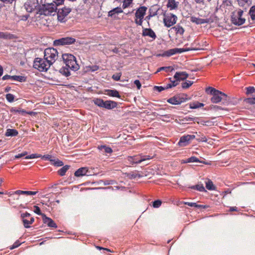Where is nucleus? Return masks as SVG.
Instances as JSON below:
<instances>
[{
	"mask_svg": "<svg viewBox=\"0 0 255 255\" xmlns=\"http://www.w3.org/2000/svg\"><path fill=\"white\" fill-rule=\"evenodd\" d=\"M94 103L97 105V106L101 107V108H104L105 105V101H104L103 100L99 98H96L93 100Z\"/></svg>",
	"mask_w": 255,
	"mask_h": 255,
	"instance_id": "obj_30",
	"label": "nucleus"
},
{
	"mask_svg": "<svg viewBox=\"0 0 255 255\" xmlns=\"http://www.w3.org/2000/svg\"><path fill=\"white\" fill-rule=\"evenodd\" d=\"M248 102L251 104H255V98H249L248 99Z\"/></svg>",
	"mask_w": 255,
	"mask_h": 255,
	"instance_id": "obj_64",
	"label": "nucleus"
},
{
	"mask_svg": "<svg viewBox=\"0 0 255 255\" xmlns=\"http://www.w3.org/2000/svg\"><path fill=\"white\" fill-rule=\"evenodd\" d=\"M9 34H7V33L0 32V38H9Z\"/></svg>",
	"mask_w": 255,
	"mask_h": 255,
	"instance_id": "obj_56",
	"label": "nucleus"
},
{
	"mask_svg": "<svg viewBox=\"0 0 255 255\" xmlns=\"http://www.w3.org/2000/svg\"><path fill=\"white\" fill-rule=\"evenodd\" d=\"M206 92L207 93L213 95V97L211 99V101L213 103H218L222 100H228V96L226 94L216 90L213 87H208L206 88Z\"/></svg>",
	"mask_w": 255,
	"mask_h": 255,
	"instance_id": "obj_2",
	"label": "nucleus"
},
{
	"mask_svg": "<svg viewBox=\"0 0 255 255\" xmlns=\"http://www.w3.org/2000/svg\"><path fill=\"white\" fill-rule=\"evenodd\" d=\"M133 0H124L122 7L124 9L128 7Z\"/></svg>",
	"mask_w": 255,
	"mask_h": 255,
	"instance_id": "obj_41",
	"label": "nucleus"
},
{
	"mask_svg": "<svg viewBox=\"0 0 255 255\" xmlns=\"http://www.w3.org/2000/svg\"><path fill=\"white\" fill-rule=\"evenodd\" d=\"M42 220L44 224H47L49 227L56 228L57 227L56 223L51 218L47 217L45 215H42Z\"/></svg>",
	"mask_w": 255,
	"mask_h": 255,
	"instance_id": "obj_17",
	"label": "nucleus"
},
{
	"mask_svg": "<svg viewBox=\"0 0 255 255\" xmlns=\"http://www.w3.org/2000/svg\"><path fill=\"white\" fill-rule=\"evenodd\" d=\"M98 148L101 150H103L104 151L107 153H111L113 152V150L111 147L106 145H101L99 146Z\"/></svg>",
	"mask_w": 255,
	"mask_h": 255,
	"instance_id": "obj_33",
	"label": "nucleus"
},
{
	"mask_svg": "<svg viewBox=\"0 0 255 255\" xmlns=\"http://www.w3.org/2000/svg\"><path fill=\"white\" fill-rule=\"evenodd\" d=\"M22 222L25 228H28L30 227V225L32 224L34 219L30 216V214L27 212L22 214L21 215Z\"/></svg>",
	"mask_w": 255,
	"mask_h": 255,
	"instance_id": "obj_11",
	"label": "nucleus"
},
{
	"mask_svg": "<svg viewBox=\"0 0 255 255\" xmlns=\"http://www.w3.org/2000/svg\"><path fill=\"white\" fill-rule=\"evenodd\" d=\"M12 80L23 82L25 81V78L23 76L14 75L12 76Z\"/></svg>",
	"mask_w": 255,
	"mask_h": 255,
	"instance_id": "obj_39",
	"label": "nucleus"
},
{
	"mask_svg": "<svg viewBox=\"0 0 255 255\" xmlns=\"http://www.w3.org/2000/svg\"><path fill=\"white\" fill-rule=\"evenodd\" d=\"M169 80L170 81V83L172 84V86L174 87L177 86L179 83V80L178 79H174V80H172L171 78H169Z\"/></svg>",
	"mask_w": 255,
	"mask_h": 255,
	"instance_id": "obj_49",
	"label": "nucleus"
},
{
	"mask_svg": "<svg viewBox=\"0 0 255 255\" xmlns=\"http://www.w3.org/2000/svg\"><path fill=\"white\" fill-rule=\"evenodd\" d=\"M255 92V89L254 87H249L247 88V93L252 94Z\"/></svg>",
	"mask_w": 255,
	"mask_h": 255,
	"instance_id": "obj_51",
	"label": "nucleus"
},
{
	"mask_svg": "<svg viewBox=\"0 0 255 255\" xmlns=\"http://www.w3.org/2000/svg\"><path fill=\"white\" fill-rule=\"evenodd\" d=\"M51 64L44 58H36L33 62V67L39 71H46L50 67Z\"/></svg>",
	"mask_w": 255,
	"mask_h": 255,
	"instance_id": "obj_4",
	"label": "nucleus"
},
{
	"mask_svg": "<svg viewBox=\"0 0 255 255\" xmlns=\"http://www.w3.org/2000/svg\"><path fill=\"white\" fill-rule=\"evenodd\" d=\"M132 157L134 158L133 159L134 164L140 163L142 161L152 159L153 157V156H151L150 155H139Z\"/></svg>",
	"mask_w": 255,
	"mask_h": 255,
	"instance_id": "obj_16",
	"label": "nucleus"
},
{
	"mask_svg": "<svg viewBox=\"0 0 255 255\" xmlns=\"http://www.w3.org/2000/svg\"><path fill=\"white\" fill-rule=\"evenodd\" d=\"M142 35L144 36H149L154 40L156 35L155 32L150 28H144L142 30Z\"/></svg>",
	"mask_w": 255,
	"mask_h": 255,
	"instance_id": "obj_19",
	"label": "nucleus"
},
{
	"mask_svg": "<svg viewBox=\"0 0 255 255\" xmlns=\"http://www.w3.org/2000/svg\"><path fill=\"white\" fill-rule=\"evenodd\" d=\"M188 77V74L185 72H176L174 76V79H178L180 82L185 80Z\"/></svg>",
	"mask_w": 255,
	"mask_h": 255,
	"instance_id": "obj_21",
	"label": "nucleus"
},
{
	"mask_svg": "<svg viewBox=\"0 0 255 255\" xmlns=\"http://www.w3.org/2000/svg\"><path fill=\"white\" fill-rule=\"evenodd\" d=\"M71 8L66 7L58 9V11L57 12L58 19L59 21H62L65 17H66L71 12Z\"/></svg>",
	"mask_w": 255,
	"mask_h": 255,
	"instance_id": "obj_13",
	"label": "nucleus"
},
{
	"mask_svg": "<svg viewBox=\"0 0 255 255\" xmlns=\"http://www.w3.org/2000/svg\"><path fill=\"white\" fill-rule=\"evenodd\" d=\"M240 5L243 6L245 4H250L252 3V0H238Z\"/></svg>",
	"mask_w": 255,
	"mask_h": 255,
	"instance_id": "obj_43",
	"label": "nucleus"
},
{
	"mask_svg": "<svg viewBox=\"0 0 255 255\" xmlns=\"http://www.w3.org/2000/svg\"><path fill=\"white\" fill-rule=\"evenodd\" d=\"M154 90L160 92L165 89V87H163L162 86H154Z\"/></svg>",
	"mask_w": 255,
	"mask_h": 255,
	"instance_id": "obj_55",
	"label": "nucleus"
},
{
	"mask_svg": "<svg viewBox=\"0 0 255 255\" xmlns=\"http://www.w3.org/2000/svg\"><path fill=\"white\" fill-rule=\"evenodd\" d=\"M193 120H198V121H196V122L198 124H201L203 126H212V122L209 121H205L204 120H200V119H198V118H189L188 120H187V121H192Z\"/></svg>",
	"mask_w": 255,
	"mask_h": 255,
	"instance_id": "obj_25",
	"label": "nucleus"
},
{
	"mask_svg": "<svg viewBox=\"0 0 255 255\" xmlns=\"http://www.w3.org/2000/svg\"><path fill=\"white\" fill-rule=\"evenodd\" d=\"M118 103L115 101L111 100H107L105 101L104 108L108 110H112L117 108Z\"/></svg>",
	"mask_w": 255,
	"mask_h": 255,
	"instance_id": "obj_20",
	"label": "nucleus"
},
{
	"mask_svg": "<svg viewBox=\"0 0 255 255\" xmlns=\"http://www.w3.org/2000/svg\"><path fill=\"white\" fill-rule=\"evenodd\" d=\"M173 28L175 29L177 33L180 34V35H182L184 32L183 28L179 25L173 27Z\"/></svg>",
	"mask_w": 255,
	"mask_h": 255,
	"instance_id": "obj_35",
	"label": "nucleus"
},
{
	"mask_svg": "<svg viewBox=\"0 0 255 255\" xmlns=\"http://www.w3.org/2000/svg\"><path fill=\"white\" fill-rule=\"evenodd\" d=\"M243 13V11L241 9L234 11L231 16L232 23L236 25H241L244 24L246 19L242 17Z\"/></svg>",
	"mask_w": 255,
	"mask_h": 255,
	"instance_id": "obj_6",
	"label": "nucleus"
},
{
	"mask_svg": "<svg viewBox=\"0 0 255 255\" xmlns=\"http://www.w3.org/2000/svg\"><path fill=\"white\" fill-rule=\"evenodd\" d=\"M161 201L159 200H156L153 202V207L154 208H158L161 205Z\"/></svg>",
	"mask_w": 255,
	"mask_h": 255,
	"instance_id": "obj_47",
	"label": "nucleus"
},
{
	"mask_svg": "<svg viewBox=\"0 0 255 255\" xmlns=\"http://www.w3.org/2000/svg\"><path fill=\"white\" fill-rule=\"evenodd\" d=\"M121 75H122V74H121V73H117L116 74H114L112 76V78L114 80H115L116 81H119L120 80V78L121 77Z\"/></svg>",
	"mask_w": 255,
	"mask_h": 255,
	"instance_id": "obj_48",
	"label": "nucleus"
},
{
	"mask_svg": "<svg viewBox=\"0 0 255 255\" xmlns=\"http://www.w3.org/2000/svg\"><path fill=\"white\" fill-rule=\"evenodd\" d=\"M75 42V39L70 37H66L55 40L54 43L55 45L60 46L71 44Z\"/></svg>",
	"mask_w": 255,
	"mask_h": 255,
	"instance_id": "obj_12",
	"label": "nucleus"
},
{
	"mask_svg": "<svg viewBox=\"0 0 255 255\" xmlns=\"http://www.w3.org/2000/svg\"><path fill=\"white\" fill-rule=\"evenodd\" d=\"M177 19V17L175 15L172 13H168L164 15L163 19L164 25L169 27L173 25L176 22Z\"/></svg>",
	"mask_w": 255,
	"mask_h": 255,
	"instance_id": "obj_10",
	"label": "nucleus"
},
{
	"mask_svg": "<svg viewBox=\"0 0 255 255\" xmlns=\"http://www.w3.org/2000/svg\"><path fill=\"white\" fill-rule=\"evenodd\" d=\"M204 106V104L203 103H199L198 102H193L190 104V108L191 109H197L198 108H201Z\"/></svg>",
	"mask_w": 255,
	"mask_h": 255,
	"instance_id": "obj_36",
	"label": "nucleus"
},
{
	"mask_svg": "<svg viewBox=\"0 0 255 255\" xmlns=\"http://www.w3.org/2000/svg\"><path fill=\"white\" fill-rule=\"evenodd\" d=\"M13 194H18V195L24 194V191L17 190V191H15L14 192H13L12 193H9V195L11 196Z\"/></svg>",
	"mask_w": 255,
	"mask_h": 255,
	"instance_id": "obj_59",
	"label": "nucleus"
},
{
	"mask_svg": "<svg viewBox=\"0 0 255 255\" xmlns=\"http://www.w3.org/2000/svg\"><path fill=\"white\" fill-rule=\"evenodd\" d=\"M64 1V0H53V2L55 4V6H57L61 4Z\"/></svg>",
	"mask_w": 255,
	"mask_h": 255,
	"instance_id": "obj_53",
	"label": "nucleus"
},
{
	"mask_svg": "<svg viewBox=\"0 0 255 255\" xmlns=\"http://www.w3.org/2000/svg\"><path fill=\"white\" fill-rule=\"evenodd\" d=\"M183 204L184 205H188L190 207H194L198 208H203L206 209L209 207V206L206 205H198L196 203L193 202H184Z\"/></svg>",
	"mask_w": 255,
	"mask_h": 255,
	"instance_id": "obj_27",
	"label": "nucleus"
},
{
	"mask_svg": "<svg viewBox=\"0 0 255 255\" xmlns=\"http://www.w3.org/2000/svg\"><path fill=\"white\" fill-rule=\"evenodd\" d=\"M51 164L56 166H62L63 165V163L62 161L58 159L54 160L53 159Z\"/></svg>",
	"mask_w": 255,
	"mask_h": 255,
	"instance_id": "obj_40",
	"label": "nucleus"
},
{
	"mask_svg": "<svg viewBox=\"0 0 255 255\" xmlns=\"http://www.w3.org/2000/svg\"><path fill=\"white\" fill-rule=\"evenodd\" d=\"M249 13L252 20H255V5L250 8Z\"/></svg>",
	"mask_w": 255,
	"mask_h": 255,
	"instance_id": "obj_37",
	"label": "nucleus"
},
{
	"mask_svg": "<svg viewBox=\"0 0 255 255\" xmlns=\"http://www.w3.org/2000/svg\"><path fill=\"white\" fill-rule=\"evenodd\" d=\"M20 245V244L19 243V242L17 241V242H15L11 247H10V249L13 250V249L18 247Z\"/></svg>",
	"mask_w": 255,
	"mask_h": 255,
	"instance_id": "obj_58",
	"label": "nucleus"
},
{
	"mask_svg": "<svg viewBox=\"0 0 255 255\" xmlns=\"http://www.w3.org/2000/svg\"><path fill=\"white\" fill-rule=\"evenodd\" d=\"M5 98L9 102H12L14 101V97L11 94H7L6 95Z\"/></svg>",
	"mask_w": 255,
	"mask_h": 255,
	"instance_id": "obj_45",
	"label": "nucleus"
},
{
	"mask_svg": "<svg viewBox=\"0 0 255 255\" xmlns=\"http://www.w3.org/2000/svg\"><path fill=\"white\" fill-rule=\"evenodd\" d=\"M24 8L28 12H32L36 10L38 11L40 5L38 0H27L24 4Z\"/></svg>",
	"mask_w": 255,
	"mask_h": 255,
	"instance_id": "obj_7",
	"label": "nucleus"
},
{
	"mask_svg": "<svg viewBox=\"0 0 255 255\" xmlns=\"http://www.w3.org/2000/svg\"><path fill=\"white\" fill-rule=\"evenodd\" d=\"M18 131L15 129L8 128L6 130L5 135L6 136H15L17 135Z\"/></svg>",
	"mask_w": 255,
	"mask_h": 255,
	"instance_id": "obj_28",
	"label": "nucleus"
},
{
	"mask_svg": "<svg viewBox=\"0 0 255 255\" xmlns=\"http://www.w3.org/2000/svg\"><path fill=\"white\" fill-rule=\"evenodd\" d=\"M57 8L55 4L53 3H51L40 5L38 11L36 13L40 15H54L57 12Z\"/></svg>",
	"mask_w": 255,
	"mask_h": 255,
	"instance_id": "obj_3",
	"label": "nucleus"
},
{
	"mask_svg": "<svg viewBox=\"0 0 255 255\" xmlns=\"http://www.w3.org/2000/svg\"><path fill=\"white\" fill-rule=\"evenodd\" d=\"M34 212L36 214H37L39 215H41L42 217V215H45L44 214H42L41 212L40 208L39 207H38L37 206H34Z\"/></svg>",
	"mask_w": 255,
	"mask_h": 255,
	"instance_id": "obj_46",
	"label": "nucleus"
},
{
	"mask_svg": "<svg viewBox=\"0 0 255 255\" xmlns=\"http://www.w3.org/2000/svg\"><path fill=\"white\" fill-rule=\"evenodd\" d=\"M167 102L172 105H179L183 101V98L179 96H175L167 100Z\"/></svg>",
	"mask_w": 255,
	"mask_h": 255,
	"instance_id": "obj_18",
	"label": "nucleus"
},
{
	"mask_svg": "<svg viewBox=\"0 0 255 255\" xmlns=\"http://www.w3.org/2000/svg\"><path fill=\"white\" fill-rule=\"evenodd\" d=\"M12 76L8 75H5L3 76L2 78V79L3 80H6L7 79H11L12 80Z\"/></svg>",
	"mask_w": 255,
	"mask_h": 255,
	"instance_id": "obj_60",
	"label": "nucleus"
},
{
	"mask_svg": "<svg viewBox=\"0 0 255 255\" xmlns=\"http://www.w3.org/2000/svg\"><path fill=\"white\" fill-rule=\"evenodd\" d=\"M41 157L42 159H44L45 160H49L51 162H52V160L51 159V156L50 155H44L43 156H42L41 155Z\"/></svg>",
	"mask_w": 255,
	"mask_h": 255,
	"instance_id": "obj_54",
	"label": "nucleus"
},
{
	"mask_svg": "<svg viewBox=\"0 0 255 255\" xmlns=\"http://www.w3.org/2000/svg\"><path fill=\"white\" fill-rule=\"evenodd\" d=\"M170 68H171L170 67H160L158 71H161V70H165L166 71H168V70H169Z\"/></svg>",
	"mask_w": 255,
	"mask_h": 255,
	"instance_id": "obj_63",
	"label": "nucleus"
},
{
	"mask_svg": "<svg viewBox=\"0 0 255 255\" xmlns=\"http://www.w3.org/2000/svg\"><path fill=\"white\" fill-rule=\"evenodd\" d=\"M195 136L194 135H186L181 137L179 141L178 142V145L180 146H185L188 145L190 141L194 139Z\"/></svg>",
	"mask_w": 255,
	"mask_h": 255,
	"instance_id": "obj_14",
	"label": "nucleus"
},
{
	"mask_svg": "<svg viewBox=\"0 0 255 255\" xmlns=\"http://www.w3.org/2000/svg\"><path fill=\"white\" fill-rule=\"evenodd\" d=\"M15 0H1V1L4 3L11 4L13 2L15 1Z\"/></svg>",
	"mask_w": 255,
	"mask_h": 255,
	"instance_id": "obj_61",
	"label": "nucleus"
},
{
	"mask_svg": "<svg viewBox=\"0 0 255 255\" xmlns=\"http://www.w3.org/2000/svg\"><path fill=\"white\" fill-rule=\"evenodd\" d=\"M37 193V191H24V194L26 195H35Z\"/></svg>",
	"mask_w": 255,
	"mask_h": 255,
	"instance_id": "obj_52",
	"label": "nucleus"
},
{
	"mask_svg": "<svg viewBox=\"0 0 255 255\" xmlns=\"http://www.w3.org/2000/svg\"><path fill=\"white\" fill-rule=\"evenodd\" d=\"M10 112L11 113H18L20 114H21V115H23L24 114H25L26 113V112L23 110V109H16L15 108H12L11 109H10Z\"/></svg>",
	"mask_w": 255,
	"mask_h": 255,
	"instance_id": "obj_38",
	"label": "nucleus"
},
{
	"mask_svg": "<svg viewBox=\"0 0 255 255\" xmlns=\"http://www.w3.org/2000/svg\"><path fill=\"white\" fill-rule=\"evenodd\" d=\"M191 21L192 22L195 23L197 24H201L209 22V20L208 19H202L200 18H198L195 16H192L191 17Z\"/></svg>",
	"mask_w": 255,
	"mask_h": 255,
	"instance_id": "obj_24",
	"label": "nucleus"
},
{
	"mask_svg": "<svg viewBox=\"0 0 255 255\" xmlns=\"http://www.w3.org/2000/svg\"><path fill=\"white\" fill-rule=\"evenodd\" d=\"M134 84L136 86L137 89L139 90L141 87L140 81L138 80H136L134 81Z\"/></svg>",
	"mask_w": 255,
	"mask_h": 255,
	"instance_id": "obj_57",
	"label": "nucleus"
},
{
	"mask_svg": "<svg viewBox=\"0 0 255 255\" xmlns=\"http://www.w3.org/2000/svg\"><path fill=\"white\" fill-rule=\"evenodd\" d=\"M193 84V82L190 81H187L185 82L182 83V87L183 89L188 88L190 86H191Z\"/></svg>",
	"mask_w": 255,
	"mask_h": 255,
	"instance_id": "obj_42",
	"label": "nucleus"
},
{
	"mask_svg": "<svg viewBox=\"0 0 255 255\" xmlns=\"http://www.w3.org/2000/svg\"><path fill=\"white\" fill-rule=\"evenodd\" d=\"M104 94L107 95L110 97H117L119 98H121V96L119 94V93L116 90H110L107 89L105 90L104 91Z\"/></svg>",
	"mask_w": 255,
	"mask_h": 255,
	"instance_id": "obj_22",
	"label": "nucleus"
},
{
	"mask_svg": "<svg viewBox=\"0 0 255 255\" xmlns=\"http://www.w3.org/2000/svg\"><path fill=\"white\" fill-rule=\"evenodd\" d=\"M62 59L66 66L62 67L59 70V72L63 75L68 77L71 75L69 70L76 71L79 69L80 66L74 55L71 54H64L62 55Z\"/></svg>",
	"mask_w": 255,
	"mask_h": 255,
	"instance_id": "obj_1",
	"label": "nucleus"
},
{
	"mask_svg": "<svg viewBox=\"0 0 255 255\" xmlns=\"http://www.w3.org/2000/svg\"><path fill=\"white\" fill-rule=\"evenodd\" d=\"M123 12V10L121 7H117L110 10L108 13V16L112 17L116 13H122Z\"/></svg>",
	"mask_w": 255,
	"mask_h": 255,
	"instance_id": "obj_29",
	"label": "nucleus"
},
{
	"mask_svg": "<svg viewBox=\"0 0 255 255\" xmlns=\"http://www.w3.org/2000/svg\"><path fill=\"white\" fill-rule=\"evenodd\" d=\"M206 187L209 190H214L216 189V187L213 184V182L208 180V181L206 182Z\"/></svg>",
	"mask_w": 255,
	"mask_h": 255,
	"instance_id": "obj_32",
	"label": "nucleus"
},
{
	"mask_svg": "<svg viewBox=\"0 0 255 255\" xmlns=\"http://www.w3.org/2000/svg\"><path fill=\"white\" fill-rule=\"evenodd\" d=\"M197 49L189 47V48H173L170 49L168 50L165 51L163 54V56H170L176 53H181L184 52L191 51V50H196Z\"/></svg>",
	"mask_w": 255,
	"mask_h": 255,
	"instance_id": "obj_9",
	"label": "nucleus"
},
{
	"mask_svg": "<svg viewBox=\"0 0 255 255\" xmlns=\"http://www.w3.org/2000/svg\"><path fill=\"white\" fill-rule=\"evenodd\" d=\"M179 2L175 0H167L166 6L170 10L176 9L178 8Z\"/></svg>",
	"mask_w": 255,
	"mask_h": 255,
	"instance_id": "obj_23",
	"label": "nucleus"
},
{
	"mask_svg": "<svg viewBox=\"0 0 255 255\" xmlns=\"http://www.w3.org/2000/svg\"><path fill=\"white\" fill-rule=\"evenodd\" d=\"M210 109L213 110L215 111H216L217 110H224V109L222 108L221 107L215 106V105H211L210 106Z\"/></svg>",
	"mask_w": 255,
	"mask_h": 255,
	"instance_id": "obj_50",
	"label": "nucleus"
},
{
	"mask_svg": "<svg viewBox=\"0 0 255 255\" xmlns=\"http://www.w3.org/2000/svg\"><path fill=\"white\" fill-rule=\"evenodd\" d=\"M74 175L76 177H81L85 175L90 176L92 175V173L87 167H81L75 171Z\"/></svg>",
	"mask_w": 255,
	"mask_h": 255,
	"instance_id": "obj_15",
	"label": "nucleus"
},
{
	"mask_svg": "<svg viewBox=\"0 0 255 255\" xmlns=\"http://www.w3.org/2000/svg\"><path fill=\"white\" fill-rule=\"evenodd\" d=\"M147 7L144 6H140L136 11L135 13V23L138 25H141L143 21V18L145 14Z\"/></svg>",
	"mask_w": 255,
	"mask_h": 255,
	"instance_id": "obj_8",
	"label": "nucleus"
},
{
	"mask_svg": "<svg viewBox=\"0 0 255 255\" xmlns=\"http://www.w3.org/2000/svg\"><path fill=\"white\" fill-rule=\"evenodd\" d=\"M69 166L65 165V166L62 167L61 168H60L58 171V173L60 175L63 176L65 174V173L69 169Z\"/></svg>",
	"mask_w": 255,
	"mask_h": 255,
	"instance_id": "obj_34",
	"label": "nucleus"
},
{
	"mask_svg": "<svg viewBox=\"0 0 255 255\" xmlns=\"http://www.w3.org/2000/svg\"><path fill=\"white\" fill-rule=\"evenodd\" d=\"M189 188L191 189H192L197 190L200 192H204V191H206L204 187L203 186V184H202L193 185V186L190 187Z\"/></svg>",
	"mask_w": 255,
	"mask_h": 255,
	"instance_id": "obj_31",
	"label": "nucleus"
},
{
	"mask_svg": "<svg viewBox=\"0 0 255 255\" xmlns=\"http://www.w3.org/2000/svg\"><path fill=\"white\" fill-rule=\"evenodd\" d=\"M41 155L40 154H32L30 155H27L25 157V159H33L38 157H41Z\"/></svg>",
	"mask_w": 255,
	"mask_h": 255,
	"instance_id": "obj_44",
	"label": "nucleus"
},
{
	"mask_svg": "<svg viewBox=\"0 0 255 255\" xmlns=\"http://www.w3.org/2000/svg\"><path fill=\"white\" fill-rule=\"evenodd\" d=\"M190 162H200V163H203L205 164H209L208 163H207L204 161L199 160V159L195 156H192V157L188 158H187L185 160H184L183 161V163H190Z\"/></svg>",
	"mask_w": 255,
	"mask_h": 255,
	"instance_id": "obj_26",
	"label": "nucleus"
},
{
	"mask_svg": "<svg viewBox=\"0 0 255 255\" xmlns=\"http://www.w3.org/2000/svg\"><path fill=\"white\" fill-rule=\"evenodd\" d=\"M58 57V52L56 49L48 48L45 49L44 57L51 65L55 62Z\"/></svg>",
	"mask_w": 255,
	"mask_h": 255,
	"instance_id": "obj_5",
	"label": "nucleus"
},
{
	"mask_svg": "<svg viewBox=\"0 0 255 255\" xmlns=\"http://www.w3.org/2000/svg\"><path fill=\"white\" fill-rule=\"evenodd\" d=\"M134 158H133L132 156H128V160L131 164H134Z\"/></svg>",
	"mask_w": 255,
	"mask_h": 255,
	"instance_id": "obj_62",
	"label": "nucleus"
}]
</instances>
